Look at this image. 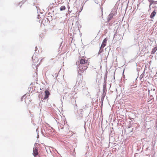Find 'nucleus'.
Returning <instances> with one entry per match:
<instances>
[{
    "mask_svg": "<svg viewBox=\"0 0 157 157\" xmlns=\"http://www.w3.org/2000/svg\"><path fill=\"white\" fill-rule=\"evenodd\" d=\"M107 40V38H105L103 40L102 44L101 46L100 47V51L101 50H102L106 46Z\"/></svg>",
    "mask_w": 157,
    "mask_h": 157,
    "instance_id": "1",
    "label": "nucleus"
},
{
    "mask_svg": "<svg viewBox=\"0 0 157 157\" xmlns=\"http://www.w3.org/2000/svg\"><path fill=\"white\" fill-rule=\"evenodd\" d=\"M33 61L34 63V64L35 65H38L39 63V60L38 59V58L36 57H33Z\"/></svg>",
    "mask_w": 157,
    "mask_h": 157,
    "instance_id": "2",
    "label": "nucleus"
},
{
    "mask_svg": "<svg viewBox=\"0 0 157 157\" xmlns=\"http://www.w3.org/2000/svg\"><path fill=\"white\" fill-rule=\"evenodd\" d=\"M33 154L35 157H36L38 154V149L37 147L34 148L33 149Z\"/></svg>",
    "mask_w": 157,
    "mask_h": 157,
    "instance_id": "3",
    "label": "nucleus"
},
{
    "mask_svg": "<svg viewBox=\"0 0 157 157\" xmlns=\"http://www.w3.org/2000/svg\"><path fill=\"white\" fill-rule=\"evenodd\" d=\"M45 97H44V99H46L50 95V93L48 90H46L45 91Z\"/></svg>",
    "mask_w": 157,
    "mask_h": 157,
    "instance_id": "4",
    "label": "nucleus"
},
{
    "mask_svg": "<svg viewBox=\"0 0 157 157\" xmlns=\"http://www.w3.org/2000/svg\"><path fill=\"white\" fill-rule=\"evenodd\" d=\"M156 13L155 10H154L153 11V12L151 13V14L150 16V17L151 18H153L154 16H155Z\"/></svg>",
    "mask_w": 157,
    "mask_h": 157,
    "instance_id": "5",
    "label": "nucleus"
},
{
    "mask_svg": "<svg viewBox=\"0 0 157 157\" xmlns=\"http://www.w3.org/2000/svg\"><path fill=\"white\" fill-rule=\"evenodd\" d=\"M149 1L150 2L149 6L152 5V4H157V1H153V0H149Z\"/></svg>",
    "mask_w": 157,
    "mask_h": 157,
    "instance_id": "6",
    "label": "nucleus"
},
{
    "mask_svg": "<svg viewBox=\"0 0 157 157\" xmlns=\"http://www.w3.org/2000/svg\"><path fill=\"white\" fill-rule=\"evenodd\" d=\"M157 50V46L154 47L152 49V51L151 52V54H154L156 51Z\"/></svg>",
    "mask_w": 157,
    "mask_h": 157,
    "instance_id": "7",
    "label": "nucleus"
},
{
    "mask_svg": "<svg viewBox=\"0 0 157 157\" xmlns=\"http://www.w3.org/2000/svg\"><path fill=\"white\" fill-rule=\"evenodd\" d=\"M114 14L113 13H110L108 16V19L109 21L113 17Z\"/></svg>",
    "mask_w": 157,
    "mask_h": 157,
    "instance_id": "8",
    "label": "nucleus"
},
{
    "mask_svg": "<svg viewBox=\"0 0 157 157\" xmlns=\"http://www.w3.org/2000/svg\"><path fill=\"white\" fill-rule=\"evenodd\" d=\"M80 63L81 64H83L86 63L85 60L82 59H81L80 60Z\"/></svg>",
    "mask_w": 157,
    "mask_h": 157,
    "instance_id": "9",
    "label": "nucleus"
},
{
    "mask_svg": "<svg viewBox=\"0 0 157 157\" xmlns=\"http://www.w3.org/2000/svg\"><path fill=\"white\" fill-rule=\"evenodd\" d=\"M66 7L64 6H61L60 8V10L61 11L64 10H65Z\"/></svg>",
    "mask_w": 157,
    "mask_h": 157,
    "instance_id": "10",
    "label": "nucleus"
},
{
    "mask_svg": "<svg viewBox=\"0 0 157 157\" xmlns=\"http://www.w3.org/2000/svg\"><path fill=\"white\" fill-rule=\"evenodd\" d=\"M102 15H103L102 12H101V16H102Z\"/></svg>",
    "mask_w": 157,
    "mask_h": 157,
    "instance_id": "11",
    "label": "nucleus"
},
{
    "mask_svg": "<svg viewBox=\"0 0 157 157\" xmlns=\"http://www.w3.org/2000/svg\"><path fill=\"white\" fill-rule=\"evenodd\" d=\"M81 114V115L80 116V117H82V114Z\"/></svg>",
    "mask_w": 157,
    "mask_h": 157,
    "instance_id": "12",
    "label": "nucleus"
},
{
    "mask_svg": "<svg viewBox=\"0 0 157 157\" xmlns=\"http://www.w3.org/2000/svg\"><path fill=\"white\" fill-rule=\"evenodd\" d=\"M87 68H86V69H84V70H85V69H86Z\"/></svg>",
    "mask_w": 157,
    "mask_h": 157,
    "instance_id": "13",
    "label": "nucleus"
}]
</instances>
